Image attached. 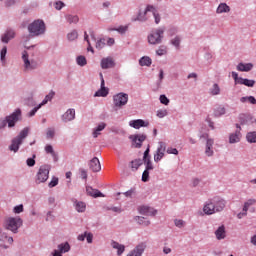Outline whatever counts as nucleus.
I'll list each match as a JSON object with an SVG mask.
<instances>
[{
	"label": "nucleus",
	"instance_id": "f257e3e1",
	"mask_svg": "<svg viewBox=\"0 0 256 256\" xmlns=\"http://www.w3.org/2000/svg\"><path fill=\"white\" fill-rule=\"evenodd\" d=\"M3 227L7 231H11L12 233L17 234L19 233V229L23 227V219H21L19 216L7 217L4 220Z\"/></svg>",
	"mask_w": 256,
	"mask_h": 256
},
{
	"label": "nucleus",
	"instance_id": "f8f14e48",
	"mask_svg": "<svg viewBox=\"0 0 256 256\" xmlns=\"http://www.w3.org/2000/svg\"><path fill=\"white\" fill-rule=\"evenodd\" d=\"M167 149V144L165 142H159V146L154 154L155 163H159L163 157H165V151Z\"/></svg>",
	"mask_w": 256,
	"mask_h": 256
},
{
	"label": "nucleus",
	"instance_id": "7c9ffc66",
	"mask_svg": "<svg viewBox=\"0 0 256 256\" xmlns=\"http://www.w3.org/2000/svg\"><path fill=\"white\" fill-rule=\"evenodd\" d=\"M135 221L137 222L138 225H142L143 227H149V225H151V221H149L147 218L143 216H137L135 218Z\"/></svg>",
	"mask_w": 256,
	"mask_h": 256
},
{
	"label": "nucleus",
	"instance_id": "6ab92c4d",
	"mask_svg": "<svg viewBox=\"0 0 256 256\" xmlns=\"http://www.w3.org/2000/svg\"><path fill=\"white\" fill-rule=\"evenodd\" d=\"M130 127L133 129H141V127H149V122H145L142 119L132 120L129 122Z\"/></svg>",
	"mask_w": 256,
	"mask_h": 256
},
{
	"label": "nucleus",
	"instance_id": "13d9d810",
	"mask_svg": "<svg viewBox=\"0 0 256 256\" xmlns=\"http://www.w3.org/2000/svg\"><path fill=\"white\" fill-rule=\"evenodd\" d=\"M23 211H24L23 204H20L13 208V213H16V214L23 213Z\"/></svg>",
	"mask_w": 256,
	"mask_h": 256
},
{
	"label": "nucleus",
	"instance_id": "79ce46f5",
	"mask_svg": "<svg viewBox=\"0 0 256 256\" xmlns=\"http://www.w3.org/2000/svg\"><path fill=\"white\" fill-rule=\"evenodd\" d=\"M53 97H55V93L53 91H51L48 95L45 96L44 100L42 101V103L40 105H47V103H49V101H51V99H53Z\"/></svg>",
	"mask_w": 256,
	"mask_h": 256
},
{
	"label": "nucleus",
	"instance_id": "dca6fc26",
	"mask_svg": "<svg viewBox=\"0 0 256 256\" xmlns=\"http://www.w3.org/2000/svg\"><path fill=\"white\" fill-rule=\"evenodd\" d=\"M138 211L141 215H146L147 217H155L157 215V210L149 206H140Z\"/></svg>",
	"mask_w": 256,
	"mask_h": 256
},
{
	"label": "nucleus",
	"instance_id": "69168bd1",
	"mask_svg": "<svg viewBox=\"0 0 256 256\" xmlns=\"http://www.w3.org/2000/svg\"><path fill=\"white\" fill-rule=\"evenodd\" d=\"M28 167H34L35 166V155H33V158H28L26 161Z\"/></svg>",
	"mask_w": 256,
	"mask_h": 256
},
{
	"label": "nucleus",
	"instance_id": "a878e982",
	"mask_svg": "<svg viewBox=\"0 0 256 256\" xmlns=\"http://www.w3.org/2000/svg\"><path fill=\"white\" fill-rule=\"evenodd\" d=\"M214 234L218 241L225 239V237H227V231L225 230V226L222 225L218 227L217 230L214 232Z\"/></svg>",
	"mask_w": 256,
	"mask_h": 256
},
{
	"label": "nucleus",
	"instance_id": "ea45409f",
	"mask_svg": "<svg viewBox=\"0 0 256 256\" xmlns=\"http://www.w3.org/2000/svg\"><path fill=\"white\" fill-rule=\"evenodd\" d=\"M66 21H68V23H79V16L77 15H71L68 14L66 15Z\"/></svg>",
	"mask_w": 256,
	"mask_h": 256
},
{
	"label": "nucleus",
	"instance_id": "7ed1b4c3",
	"mask_svg": "<svg viewBox=\"0 0 256 256\" xmlns=\"http://www.w3.org/2000/svg\"><path fill=\"white\" fill-rule=\"evenodd\" d=\"M28 31L34 37H38V35H43L45 33V22L43 20H35L28 26Z\"/></svg>",
	"mask_w": 256,
	"mask_h": 256
},
{
	"label": "nucleus",
	"instance_id": "774afa93",
	"mask_svg": "<svg viewBox=\"0 0 256 256\" xmlns=\"http://www.w3.org/2000/svg\"><path fill=\"white\" fill-rule=\"evenodd\" d=\"M247 211H248V210H245V208H243V209H242V212H240V213L237 214V217H238L239 219H243V217H247Z\"/></svg>",
	"mask_w": 256,
	"mask_h": 256
},
{
	"label": "nucleus",
	"instance_id": "e433bc0d",
	"mask_svg": "<svg viewBox=\"0 0 256 256\" xmlns=\"http://www.w3.org/2000/svg\"><path fill=\"white\" fill-rule=\"evenodd\" d=\"M241 103H250L251 105H256V99L253 96H245L240 98Z\"/></svg>",
	"mask_w": 256,
	"mask_h": 256
},
{
	"label": "nucleus",
	"instance_id": "c756f323",
	"mask_svg": "<svg viewBox=\"0 0 256 256\" xmlns=\"http://www.w3.org/2000/svg\"><path fill=\"white\" fill-rule=\"evenodd\" d=\"M238 85H245L246 87H254L255 86V80H249L247 78H239L238 79Z\"/></svg>",
	"mask_w": 256,
	"mask_h": 256
},
{
	"label": "nucleus",
	"instance_id": "0eeeda50",
	"mask_svg": "<svg viewBox=\"0 0 256 256\" xmlns=\"http://www.w3.org/2000/svg\"><path fill=\"white\" fill-rule=\"evenodd\" d=\"M49 171H51V166L43 165L39 168L37 173L36 183H45L49 179Z\"/></svg>",
	"mask_w": 256,
	"mask_h": 256
},
{
	"label": "nucleus",
	"instance_id": "f3484780",
	"mask_svg": "<svg viewBox=\"0 0 256 256\" xmlns=\"http://www.w3.org/2000/svg\"><path fill=\"white\" fill-rule=\"evenodd\" d=\"M151 13V10H147V7L145 9V11H141L139 10L137 17H133L132 21H139L140 23H145V21H147L149 18L147 17V14Z\"/></svg>",
	"mask_w": 256,
	"mask_h": 256
},
{
	"label": "nucleus",
	"instance_id": "e2e57ef3",
	"mask_svg": "<svg viewBox=\"0 0 256 256\" xmlns=\"http://www.w3.org/2000/svg\"><path fill=\"white\" fill-rule=\"evenodd\" d=\"M142 181L143 183H147V181H149V170H144L142 174Z\"/></svg>",
	"mask_w": 256,
	"mask_h": 256
},
{
	"label": "nucleus",
	"instance_id": "bb28decb",
	"mask_svg": "<svg viewBox=\"0 0 256 256\" xmlns=\"http://www.w3.org/2000/svg\"><path fill=\"white\" fill-rule=\"evenodd\" d=\"M215 141L213 139H207L206 141V148H205V155L207 157H213V145Z\"/></svg>",
	"mask_w": 256,
	"mask_h": 256
},
{
	"label": "nucleus",
	"instance_id": "8fccbe9b",
	"mask_svg": "<svg viewBox=\"0 0 256 256\" xmlns=\"http://www.w3.org/2000/svg\"><path fill=\"white\" fill-rule=\"evenodd\" d=\"M47 139H53L55 137V128H48L46 131Z\"/></svg>",
	"mask_w": 256,
	"mask_h": 256
},
{
	"label": "nucleus",
	"instance_id": "6e6552de",
	"mask_svg": "<svg viewBox=\"0 0 256 256\" xmlns=\"http://www.w3.org/2000/svg\"><path fill=\"white\" fill-rule=\"evenodd\" d=\"M129 139L132 141V146L135 149H141V147H143V141H145L147 139V135L134 134V135H130Z\"/></svg>",
	"mask_w": 256,
	"mask_h": 256
},
{
	"label": "nucleus",
	"instance_id": "a19ab883",
	"mask_svg": "<svg viewBox=\"0 0 256 256\" xmlns=\"http://www.w3.org/2000/svg\"><path fill=\"white\" fill-rule=\"evenodd\" d=\"M76 62L80 67H85V65H87V58H85V56H78Z\"/></svg>",
	"mask_w": 256,
	"mask_h": 256
},
{
	"label": "nucleus",
	"instance_id": "f03ea898",
	"mask_svg": "<svg viewBox=\"0 0 256 256\" xmlns=\"http://www.w3.org/2000/svg\"><path fill=\"white\" fill-rule=\"evenodd\" d=\"M29 135V127H25L15 138L12 139L9 150L17 153L19 151V146L23 145V141L27 139Z\"/></svg>",
	"mask_w": 256,
	"mask_h": 256
},
{
	"label": "nucleus",
	"instance_id": "423d86ee",
	"mask_svg": "<svg viewBox=\"0 0 256 256\" xmlns=\"http://www.w3.org/2000/svg\"><path fill=\"white\" fill-rule=\"evenodd\" d=\"M129 101V94L127 93H118L113 97L114 107L121 109V107H125V104Z\"/></svg>",
	"mask_w": 256,
	"mask_h": 256
},
{
	"label": "nucleus",
	"instance_id": "052dcab7",
	"mask_svg": "<svg viewBox=\"0 0 256 256\" xmlns=\"http://www.w3.org/2000/svg\"><path fill=\"white\" fill-rule=\"evenodd\" d=\"M171 43L174 45V47H179V45H181V38H179V36H176L174 39L171 40Z\"/></svg>",
	"mask_w": 256,
	"mask_h": 256
},
{
	"label": "nucleus",
	"instance_id": "9b49d317",
	"mask_svg": "<svg viewBox=\"0 0 256 256\" xmlns=\"http://www.w3.org/2000/svg\"><path fill=\"white\" fill-rule=\"evenodd\" d=\"M242 137H243V135L241 134V126L239 124H236L235 132H232L229 135L230 145H233L235 143H239L241 141Z\"/></svg>",
	"mask_w": 256,
	"mask_h": 256
},
{
	"label": "nucleus",
	"instance_id": "473e14b6",
	"mask_svg": "<svg viewBox=\"0 0 256 256\" xmlns=\"http://www.w3.org/2000/svg\"><path fill=\"white\" fill-rule=\"evenodd\" d=\"M74 205L78 213H85V209H87V205L85 204V202L75 201Z\"/></svg>",
	"mask_w": 256,
	"mask_h": 256
},
{
	"label": "nucleus",
	"instance_id": "49530a36",
	"mask_svg": "<svg viewBox=\"0 0 256 256\" xmlns=\"http://www.w3.org/2000/svg\"><path fill=\"white\" fill-rule=\"evenodd\" d=\"M68 40L69 41H75V39H77L79 37V34L77 33V30H74L72 32H70L68 35Z\"/></svg>",
	"mask_w": 256,
	"mask_h": 256
},
{
	"label": "nucleus",
	"instance_id": "39448f33",
	"mask_svg": "<svg viewBox=\"0 0 256 256\" xmlns=\"http://www.w3.org/2000/svg\"><path fill=\"white\" fill-rule=\"evenodd\" d=\"M164 33H165V29L163 28L152 31L148 35V43H150V45H159L163 41Z\"/></svg>",
	"mask_w": 256,
	"mask_h": 256
},
{
	"label": "nucleus",
	"instance_id": "412c9836",
	"mask_svg": "<svg viewBox=\"0 0 256 256\" xmlns=\"http://www.w3.org/2000/svg\"><path fill=\"white\" fill-rule=\"evenodd\" d=\"M74 119H75V109H68L62 115V121H64V123H69V121H73Z\"/></svg>",
	"mask_w": 256,
	"mask_h": 256
},
{
	"label": "nucleus",
	"instance_id": "a211bd4d",
	"mask_svg": "<svg viewBox=\"0 0 256 256\" xmlns=\"http://www.w3.org/2000/svg\"><path fill=\"white\" fill-rule=\"evenodd\" d=\"M89 167L93 173H99V171H101V162H99V158H92L89 162Z\"/></svg>",
	"mask_w": 256,
	"mask_h": 256
},
{
	"label": "nucleus",
	"instance_id": "680f3d73",
	"mask_svg": "<svg viewBox=\"0 0 256 256\" xmlns=\"http://www.w3.org/2000/svg\"><path fill=\"white\" fill-rule=\"evenodd\" d=\"M105 47V39H100L96 42V49H103Z\"/></svg>",
	"mask_w": 256,
	"mask_h": 256
},
{
	"label": "nucleus",
	"instance_id": "4468645a",
	"mask_svg": "<svg viewBox=\"0 0 256 256\" xmlns=\"http://www.w3.org/2000/svg\"><path fill=\"white\" fill-rule=\"evenodd\" d=\"M145 249H147V243H139L127 256H141L145 253Z\"/></svg>",
	"mask_w": 256,
	"mask_h": 256
},
{
	"label": "nucleus",
	"instance_id": "6e6d98bb",
	"mask_svg": "<svg viewBox=\"0 0 256 256\" xmlns=\"http://www.w3.org/2000/svg\"><path fill=\"white\" fill-rule=\"evenodd\" d=\"M160 103H162V105H169V98H167L165 94L160 95Z\"/></svg>",
	"mask_w": 256,
	"mask_h": 256
},
{
	"label": "nucleus",
	"instance_id": "c85d7f7f",
	"mask_svg": "<svg viewBox=\"0 0 256 256\" xmlns=\"http://www.w3.org/2000/svg\"><path fill=\"white\" fill-rule=\"evenodd\" d=\"M15 38V31L13 30H8L6 31V33L3 34V36L1 37V41L2 43H9V41L11 39Z\"/></svg>",
	"mask_w": 256,
	"mask_h": 256
},
{
	"label": "nucleus",
	"instance_id": "2eb2a0df",
	"mask_svg": "<svg viewBox=\"0 0 256 256\" xmlns=\"http://www.w3.org/2000/svg\"><path fill=\"white\" fill-rule=\"evenodd\" d=\"M149 146L144 152L143 163L146 165L145 171H153V163L151 162V155H149Z\"/></svg>",
	"mask_w": 256,
	"mask_h": 256
},
{
	"label": "nucleus",
	"instance_id": "393cba45",
	"mask_svg": "<svg viewBox=\"0 0 256 256\" xmlns=\"http://www.w3.org/2000/svg\"><path fill=\"white\" fill-rule=\"evenodd\" d=\"M203 212L205 213V215H215V208L213 206V203L211 202V200H208L204 207H203Z\"/></svg>",
	"mask_w": 256,
	"mask_h": 256
},
{
	"label": "nucleus",
	"instance_id": "a18cd8bd",
	"mask_svg": "<svg viewBox=\"0 0 256 256\" xmlns=\"http://www.w3.org/2000/svg\"><path fill=\"white\" fill-rule=\"evenodd\" d=\"M168 114H169V112L167 111V109H160L156 113V115H157V117H159V119H163V117H167Z\"/></svg>",
	"mask_w": 256,
	"mask_h": 256
},
{
	"label": "nucleus",
	"instance_id": "5701e85b",
	"mask_svg": "<svg viewBox=\"0 0 256 256\" xmlns=\"http://www.w3.org/2000/svg\"><path fill=\"white\" fill-rule=\"evenodd\" d=\"M147 11H150V13H152V15H153V17L155 19L156 25H159V23H161V15L157 11V9H155V6L148 5L147 6Z\"/></svg>",
	"mask_w": 256,
	"mask_h": 256
},
{
	"label": "nucleus",
	"instance_id": "09e8293b",
	"mask_svg": "<svg viewBox=\"0 0 256 256\" xmlns=\"http://www.w3.org/2000/svg\"><path fill=\"white\" fill-rule=\"evenodd\" d=\"M5 239L9 245H13V237L7 236V234L4 233L1 235L0 241H5Z\"/></svg>",
	"mask_w": 256,
	"mask_h": 256
},
{
	"label": "nucleus",
	"instance_id": "cd10ccee",
	"mask_svg": "<svg viewBox=\"0 0 256 256\" xmlns=\"http://www.w3.org/2000/svg\"><path fill=\"white\" fill-rule=\"evenodd\" d=\"M86 193L88 195H90V197H105V195H103V193H101V191L97 190V189H93V187L88 186L86 187Z\"/></svg>",
	"mask_w": 256,
	"mask_h": 256
},
{
	"label": "nucleus",
	"instance_id": "b1692460",
	"mask_svg": "<svg viewBox=\"0 0 256 256\" xmlns=\"http://www.w3.org/2000/svg\"><path fill=\"white\" fill-rule=\"evenodd\" d=\"M101 67L102 69H111L115 67V62L113 61V58L111 57L103 58L101 60Z\"/></svg>",
	"mask_w": 256,
	"mask_h": 256
},
{
	"label": "nucleus",
	"instance_id": "c03bdc74",
	"mask_svg": "<svg viewBox=\"0 0 256 256\" xmlns=\"http://www.w3.org/2000/svg\"><path fill=\"white\" fill-rule=\"evenodd\" d=\"M7 56V46H4L0 51V61L5 63V57Z\"/></svg>",
	"mask_w": 256,
	"mask_h": 256
},
{
	"label": "nucleus",
	"instance_id": "2f4dec72",
	"mask_svg": "<svg viewBox=\"0 0 256 256\" xmlns=\"http://www.w3.org/2000/svg\"><path fill=\"white\" fill-rule=\"evenodd\" d=\"M251 69H253V64L251 63H247V64L239 63L237 65V71L248 72V71H251Z\"/></svg>",
	"mask_w": 256,
	"mask_h": 256
},
{
	"label": "nucleus",
	"instance_id": "9d476101",
	"mask_svg": "<svg viewBox=\"0 0 256 256\" xmlns=\"http://www.w3.org/2000/svg\"><path fill=\"white\" fill-rule=\"evenodd\" d=\"M210 202H212V205L214 207V211L216 213H221L223 209H225V205H227V202L223 198L214 197L210 199Z\"/></svg>",
	"mask_w": 256,
	"mask_h": 256
},
{
	"label": "nucleus",
	"instance_id": "338daca9",
	"mask_svg": "<svg viewBox=\"0 0 256 256\" xmlns=\"http://www.w3.org/2000/svg\"><path fill=\"white\" fill-rule=\"evenodd\" d=\"M125 197H133L135 195V188H132L124 193Z\"/></svg>",
	"mask_w": 256,
	"mask_h": 256
},
{
	"label": "nucleus",
	"instance_id": "37998d69",
	"mask_svg": "<svg viewBox=\"0 0 256 256\" xmlns=\"http://www.w3.org/2000/svg\"><path fill=\"white\" fill-rule=\"evenodd\" d=\"M211 95H219L221 93V88H219V84H214L210 89Z\"/></svg>",
	"mask_w": 256,
	"mask_h": 256
},
{
	"label": "nucleus",
	"instance_id": "20e7f679",
	"mask_svg": "<svg viewBox=\"0 0 256 256\" xmlns=\"http://www.w3.org/2000/svg\"><path fill=\"white\" fill-rule=\"evenodd\" d=\"M21 117V109H17L15 112H13L10 116H7L4 120H0V129H4V127H15V123L19 121V118Z\"/></svg>",
	"mask_w": 256,
	"mask_h": 256
},
{
	"label": "nucleus",
	"instance_id": "0e129e2a",
	"mask_svg": "<svg viewBox=\"0 0 256 256\" xmlns=\"http://www.w3.org/2000/svg\"><path fill=\"white\" fill-rule=\"evenodd\" d=\"M85 238L87 243H93V234L91 232H85Z\"/></svg>",
	"mask_w": 256,
	"mask_h": 256
},
{
	"label": "nucleus",
	"instance_id": "5fc2aeb1",
	"mask_svg": "<svg viewBox=\"0 0 256 256\" xmlns=\"http://www.w3.org/2000/svg\"><path fill=\"white\" fill-rule=\"evenodd\" d=\"M41 107H43V104H39L37 107H35L33 110H31L28 114V117L35 116V113H37V111H39V109H41Z\"/></svg>",
	"mask_w": 256,
	"mask_h": 256
},
{
	"label": "nucleus",
	"instance_id": "4d7b16f0",
	"mask_svg": "<svg viewBox=\"0 0 256 256\" xmlns=\"http://www.w3.org/2000/svg\"><path fill=\"white\" fill-rule=\"evenodd\" d=\"M166 153H168V155H179V150L170 147L166 150Z\"/></svg>",
	"mask_w": 256,
	"mask_h": 256
},
{
	"label": "nucleus",
	"instance_id": "864d4df0",
	"mask_svg": "<svg viewBox=\"0 0 256 256\" xmlns=\"http://www.w3.org/2000/svg\"><path fill=\"white\" fill-rule=\"evenodd\" d=\"M57 185H59V178H52L51 182L48 184V187H50V189H53V187H57Z\"/></svg>",
	"mask_w": 256,
	"mask_h": 256
},
{
	"label": "nucleus",
	"instance_id": "c9c22d12",
	"mask_svg": "<svg viewBox=\"0 0 256 256\" xmlns=\"http://www.w3.org/2000/svg\"><path fill=\"white\" fill-rule=\"evenodd\" d=\"M152 61L149 58V56H143L140 60H139V64L141 65V67H150Z\"/></svg>",
	"mask_w": 256,
	"mask_h": 256
},
{
	"label": "nucleus",
	"instance_id": "4c0bfd02",
	"mask_svg": "<svg viewBox=\"0 0 256 256\" xmlns=\"http://www.w3.org/2000/svg\"><path fill=\"white\" fill-rule=\"evenodd\" d=\"M248 143H256V131L248 132L246 134Z\"/></svg>",
	"mask_w": 256,
	"mask_h": 256
},
{
	"label": "nucleus",
	"instance_id": "58836bf2",
	"mask_svg": "<svg viewBox=\"0 0 256 256\" xmlns=\"http://www.w3.org/2000/svg\"><path fill=\"white\" fill-rule=\"evenodd\" d=\"M226 113V109L224 106H218L217 108H215L214 110V115L216 117H221V115H225Z\"/></svg>",
	"mask_w": 256,
	"mask_h": 256
},
{
	"label": "nucleus",
	"instance_id": "3c124183",
	"mask_svg": "<svg viewBox=\"0 0 256 256\" xmlns=\"http://www.w3.org/2000/svg\"><path fill=\"white\" fill-rule=\"evenodd\" d=\"M174 225L178 227V229H183V227H185V221L181 219H175Z\"/></svg>",
	"mask_w": 256,
	"mask_h": 256
},
{
	"label": "nucleus",
	"instance_id": "de8ad7c7",
	"mask_svg": "<svg viewBox=\"0 0 256 256\" xmlns=\"http://www.w3.org/2000/svg\"><path fill=\"white\" fill-rule=\"evenodd\" d=\"M255 203H256V200H255V199H249L248 201H246V202L244 203V206H243L244 210H245V211H246V210L249 211V208L251 207V205H255Z\"/></svg>",
	"mask_w": 256,
	"mask_h": 256
},
{
	"label": "nucleus",
	"instance_id": "603ef678",
	"mask_svg": "<svg viewBox=\"0 0 256 256\" xmlns=\"http://www.w3.org/2000/svg\"><path fill=\"white\" fill-rule=\"evenodd\" d=\"M156 53H157V55H159L160 57H161L162 55L167 54V47H165V46H160L159 49L156 50Z\"/></svg>",
	"mask_w": 256,
	"mask_h": 256
},
{
	"label": "nucleus",
	"instance_id": "ddd939ff",
	"mask_svg": "<svg viewBox=\"0 0 256 256\" xmlns=\"http://www.w3.org/2000/svg\"><path fill=\"white\" fill-rule=\"evenodd\" d=\"M71 251V245L69 242L61 243L57 246V249L52 253L53 256H63V253H69Z\"/></svg>",
	"mask_w": 256,
	"mask_h": 256
},
{
	"label": "nucleus",
	"instance_id": "1a4fd4ad",
	"mask_svg": "<svg viewBox=\"0 0 256 256\" xmlns=\"http://www.w3.org/2000/svg\"><path fill=\"white\" fill-rule=\"evenodd\" d=\"M22 61L24 62L26 71H33V69L37 67V62L35 60H29V53H27V51L22 52Z\"/></svg>",
	"mask_w": 256,
	"mask_h": 256
},
{
	"label": "nucleus",
	"instance_id": "aec40b11",
	"mask_svg": "<svg viewBox=\"0 0 256 256\" xmlns=\"http://www.w3.org/2000/svg\"><path fill=\"white\" fill-rule=\"evenodd\" d=\"M109 95V88L105 87V80H102L100 89L95 92L94 97H107Z\"/></svg>",
	"mask_w": 256,
	"mask_h": 256
},
{
	"label": "nucleus",
	"instance_id": "72a5a7b5",
	"mask_svg": "<svg viewBox=\"0 0 256 256\" xmlns=\"http://www.w3.org/2000/svg\"><path fill=\"white\" fill-rule=\"evenodd\" d=\"M229 11H231V7H229L227 3H221L217 8L216 13H229Z\"/></svg>",
	"mask_w": 256,
	"mask_h": 256
},
{
	"label": "nucleus",
	"instance_id": "f704fd0d",
	"mask_svg": "<svg viewBox=\"0 0 256 256\" xmlns=\"http://www.w3.org/2000/svg\"><path fill=\"white\" fill-rule=\"evenodd\" d=\"M140 165H143V160H141V159H135L130 162V167H131L132 171H137V169H139Z\"/></svg>",
	"mask_w": 256,
	"mask_h": 256
},
{
	"label": "nucleus",
	"instance_id": "bf43d9fd",
	"mask_svg": "<svg viewBox=\"0 0 256 256\" xmlns=\"http://www.w3.org/2000/svg\"><path fill=\"white\" fill-rule=\"evenodd\" d=\"M45 151H46V153H50V155H52V157H55V150H53V146L46 145Z\"/></svg>",
	"mask_w": 256,
	"mask_h": 256
},
{
	"label": "nucleus",
	"instance_id": "4be33fe9",
	"mask_svg": "<svg viewBox=\"0 0 256 256\" xmlns=\"http://www.w3.org/2000/svg\"><path fill=\"white\" fill-rule=\"evenodd\" d=\"M111 247L116 249L117 255L121 256L123 253H125V245L120 244L119 242L112 240L110 243Z\"/></svg>",
	"mask_w": 256,
	"mask_h": 256
}]
</instances>
